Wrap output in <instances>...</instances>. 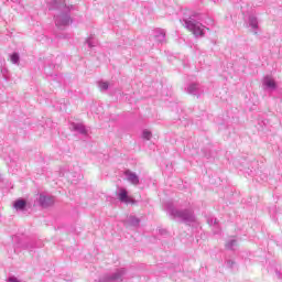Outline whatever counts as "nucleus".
<instances>
[{
  "mask_svg": "<svg viewBox=\"0 0 282 282\" xmlns=\"http://www.w3.org/2000/svg\"><path fill=\"white\" fill-rule=\"evenodd\" d=\"M48 10H61L62 12L54 17L55 25L57 28H67L72 23V15L69 12L74 10V6H67L63 0L47 1Z\"/></svg>",
  "mask_w": 282,
  "mask_h": 282,
  "instance_id": "obj_1",
  "label": "nucleus"
},
{
  "mask_svg": "<svg viewBox=\"0 0 282 282\" xmlns=\"http://www.w3.org/2000/svg\"><path fill=\"white\" fill-rule=\"evenodd\" d=\"M167 213L170 217L173 219H178L180 221L187 224V226H191V224H195V221H197L192 209H177L175 207H169Z\"/></svg>",
  "mask_w": 282,
  "mask_h": 282,
  "instance_id": "obj_2",
  "label": "nucleus"
},
{
  "mask_svg": "<svg viewBox=\"0 0 282 282\" xmlns=\"http://www.w3.org/2000/svg\"><path fill=\"white\" fill-rule=\"evenodd\" d=\"M127 269L119 268L113 273H106L99 278L98 282H123Z\"/></svg>",
  "mask_w": 282,
  "mask_h": 282,
  "instance_id": "obj_3",
  "label": "nucleus"
},
{
  "mask_svg": "<svg viewBox=\"0 0 282 282\" xmlns=\"http://www.w3.org/2000/svg\"><path fill=\"white\" fill-rule=\"evenodd\" d=\"M184 21L185 28L189 30V32H193L195 36H204V30H206V26L202 25V23L195 20L194 17H189V19Z\"/></svg>",
  "mask_w": 282,
  "mask_h": 282,
  "instance_id": "obj_4",
  "label": "nucleus"
},
{
  "mask_svg": "<svg viewBox=\"0 0 282 282\" xmlns=\"http://www.w3.org/2000/svg\"><path fill=\"white\" fill-rule=\"evenodd\" d=\"M37 202L42 208H50V206H54V196H47L45 194H40Z\"/></svg>",
  "mask_w": 282,
  "mask_h": 282,
  "instance_id": "obj_5",
  "label": "nucleus"
},
{
  "mask_svg": "<svg viewBox=\"0 0 282 282\" xmlns=\"http://www.w3.org/2000/svg\"><path fill=\"white\" fill-rule=\"evenodd\" d=\"M200 91L202 89L197 83H192L186 88V93L189 94V96H196L197 98H199Z\"/></svg>",
  "mask_w": 282,
  "mask_h": 282,
  "instance_id": "obj_6",
  "label": "nucleus"
},
{
  "mask_svg": "<svg viewBox=\"0 0 282 282\" xmlns=\"http://www.w3.org/2000/svg\"><path fill=\"white\" fill-rule=\"evenodd\" d=\"M248 25L251 28L253 34H258L259 30V19L256 15H249L248 18Z\"/></svg>",
  "mask_w": 282,
  "mask_h": 282,
  "instance_id": "obj_7",
  "label": "nucleus"
},
{
  "mask_svg": "<svg viewBox=\"0 0 282 282\" xmlns=\"http://www.w3.org/2000/svg\"><path fill=\"white\" fill-rule=\"evenodd\" d=\"M126 176L128 182H130V184H133L134 186H138L140 184V177L138 176V174L127 170Z\"/></svg>",
  "mask_w": 282,
  "mask_h": 282,
  "instance_id": "obj_8",
  "label": "nucleus"
},
{
  "mask_svg": "<svg viewBox=\"0 0 282 282\" xmlns=\"http://www.w3.org/2000/svg\"><path fill=\"white\" fill-rule=\"evenodd\" d=\"M119 200L122 203V204H131V202H133L130 197H129V193L127 192V189L124 188H120L119 189Z\"/></svg>",
  "mask_w": 282,
  "mask_h": 282,
  "instance_id": "obj_9",
  "label": "nucleus"
},
{
  "mask_svg": "<svg viewBox=\"0 0 282 282\" xmlns=\"http://www.w3.org/2000/svg\"><path fill=\"white\" fill-rule=\"evenodd\" d=\"M70 130L77 131V133H80L82 135H87V128H85V124L83 123H72Z\"/></svg>",
  "mask_w": 282,
  "mask_h": 282,
  "instance_id": "obj_10",
  "label": "nucleus"
},
{
  "mask_svg": "<svg viewBox=\"0 0 282 282\" xmlns=\"http://www.w3.org/2000/svg\"><path fill=\"white\" fill-rule=\"evenodd\" d=\"M262 85L267 87V89H276V82L270 76L263 78Z\"/></svg>",
  "mask_w": 282,
  "mask_h": 282,
  "instance_id": "obj_11",
  "label": "nucleus"
},
{
  "mask_svg": "<svg viewBox=\"0 0 282 282\" xmlns=\"http://www.w3.org/2000/svg\"><path fill=\"white\" fill-rule=\"evenodd\" d=\"M154 39H156L158 43H164L166 41V32L162 29L155 30Z\"/></svg>",
  "mask_w": 282,
  "mask_h": 282,
  "instance_id": "obj_12",
  "label": "nucleus"
},
{
  "mask_svg": "<svg viewBox=\"0 0 282 282\" xmlns=\"http://www.w3.org/2000/svg\"><path fill=\"white\" fill-rule=\"evenodd\" d=\"M25 206H28V203L24 199H18L14 203L15 210H25Z\"/></svg>",
  "mask_w": 282,
  "mask_h": 282,
  "instance_id": "obj_13",
  "label": "nucleus"
},
{
  "mask_svg": "<svg viewBox=\"0 0 282 282\" xmlns=\"http://www.w3.org/2000/svg\"><path fill=\"white\" fill-rule=\"evenodd\" d=\"M127 223L129 224V226H133L134 228H137V226H140V218L135 216H129Z\"/></svg>",
  "mask_w": 282,
  "mask_h": 282,
  "instance_id": "obj_14",
  "label": "nucleus"
},
{
  "mask_svg": "<svg viewBox=\"0 0 282 282\" xmlns=\"http://www.w3.org/2000/svg\"><path fill=\"white\" fill-rule=\"evenodd\" d=\"M86 43L88 47H96L98 45V41H96V37L94 35H90L88 39H86Z\"/></svg>",
  "mask_w": 282,
  "mask_h": 282,
  "instance_id": "obj_15",
  "label": "nucleus"
},
{
  "mask_svg": "<svg viewBox=\"0 0 282 282\" xmlns=\"http://www.w3.org/2000/svg\"><path fill=\"white\" fill-rule=\"evenodd\" d=\"M142 138L143 140H151V138H153V133L145 129L142 131Z\"/></svg>",
  "mask_w": 282,
  "mask_h": 282,
  "instance_id": "obj_16",
  "label": "nucleus"
},
{
  "mask_svg": "<svg viewBox=\"0 0 282 282\" xmlns=\"http://www.w3.org/2000/svg\"><path fill=\"white\" fill-rule=\"evenodd\" d=\"M235 246H237V240L231 239L226 243V249L227 250H235Z\"/></svg>",
  "mask_w": 282,
  "mask_h": 282,
  "instance_id": "obj_17",
  "label": "nucleus"
},
{
  "mask_svg": "<svg viewBox=\"0 0 282 282\" xmlns=\"http://www.w3.org/2000/svg\"><path fill=\"white\" fill-rule=\"evenodd\" d=\"M19 61H21L19 53H13L11 55V63H13V65H19Z\"/></svg>",
  "mask_w": 282,
  "mask_h": 282,
  "instance_id": "obj_18",
  "label": "nucleus"
},
{
  "mask_svg": "<svg viewBox=\"0 0 282 282\" xmlns=\"http://www.w3.org/2000/svg\"><path fill=\"white\" fill-rule=\"evenodd\" d=\"M99 89L101 91H107V89H109V83H107V82H99Z\"/></svg>",
  "mask_w": 282,
  "mask_h": 282,
  "instance_id": "obj_19",
  "label": "nucleus"
},
{
  "mask_svg": "<svg viewBox=\"0 0 282 282\" xmlns=\"http://www.w3.org/2000/svg\"><path fill=\"white\" fill-rule=\"evenodd\" d=\"M207 224H209V226H217V224H218L217 218H215L214 220L213 219H208Z\"/></svg>",
  "mask_w": 282,
  "mask_h": 282,
  "instance_id": "obj_20",
  "label": "nucleus"
},
{
  "mask_svg": "<svg viewBox=\"0 0 282 282\" xmlns=\"http://www.w3.org/2000/svg\"><path fill=\"white\" fill-rule=\"evenodd\" d=\"M9 282H21V281H19V279H17L15 276H10Z\"/></svg>",
  "mask_w": 282,
  "mask_h": 282,
  "instance_id": "obj_21",
  "label": "nucleus"
},
{
  "mask_svg": "<svg viewBox=\"0 0 282 282\" xmlns=\"http://www.w3.org/2000/svg\"><path fill=\"white\" fill-rule=\"evenodd\" d=\"M232 263H234V262H232V261H230V260H229V261H227V264L229 265V268H232Z\"/></svg>",
  "mask_w": 282,
  "mask_h": 282,
  "instance_id": "obj_22",
  "label": "nucleus"
},
{
  "mask_svg": "<svg viewBox=\"0 0 282 282\" xmlns=\"http://www.w3.org/2000/svg\"><path fill=\"white\" fill-rule=\"evenodd\" d=\"M24 248L28 250V249H30V246L26 245Z\"/></svg>",
  "mask_w": 282,
  "mask_h": 282,
  "instance_id": "obj_23",
  "label": "nucleus"
},
{
  "mask_svg": "<svg viewBox=\"0 0 282 282\" xmlns=\"http://www.w3.org/2000/svg\"><path fill=\"white\" fill-rule=\"evenodd\" d=\"M11 1L17 2V1H19V0H11Z\"/></svg>",
  "mask_w": 282,
  "mask_h": 282,
  "instance_id": "obj_24",
  "label": "nucleus"
}]
</instances>
